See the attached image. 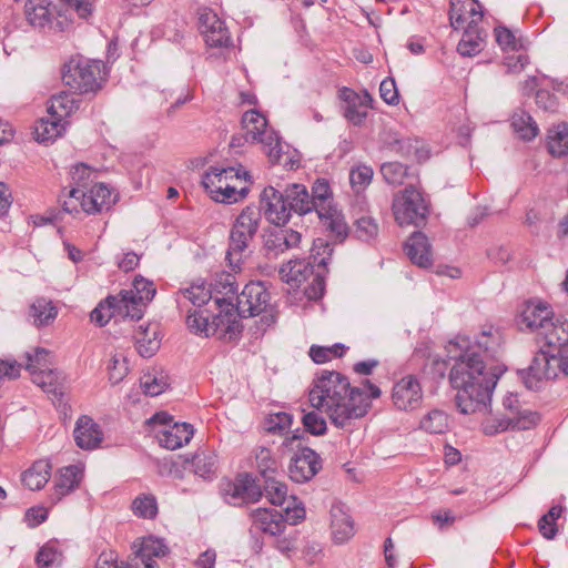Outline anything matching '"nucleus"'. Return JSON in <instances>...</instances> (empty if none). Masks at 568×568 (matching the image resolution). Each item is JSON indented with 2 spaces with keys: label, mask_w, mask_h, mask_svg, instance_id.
<instances>
[{
  "label": "nucleus",
  "mask_w": 568,
  "mask_h": 568,
  "mask_svg": "<svg viewBox=\"0 0 568 568\" xmlns=\"http://www.w3.org/2000/svg\"><path fill=\"white\" fill-rule=\"evenodd\" d=\"M369 395L352 387L348 378L334 371H323L313 382L308 400L316 410L302 417L305 430L315 436L324 435L327 424L321 413L326 414L331 423L342 429H349L356 419L364 417L371 408L369 398H378L381 389L369 381L365 382Z\"/></svg>",
  "instance_id": "obj_1"
},
{
  "label": "nucleus",
  "mask_w": 568,
  "mask_h": 568,
  "mask_svg": "<svg viewBox=\"0 0 568 568\" xmlns=\"http://www.w3.org/2000/svg\"><path fill=\"white\" fill-rule=\"evenodd\" d=\"M462 353L452 357L454 364L449 372V382L457 390L455 400L463 414H473L487 408L491 393L500 377L501 371L488 367L478 351L488 355L499 347V336L483 332L476 344L464 346L457 344Z\"/></svg>",
  "instance_id": "obj_2"
},
{
  "label": "nucleus",
  "mask_w": 568,
  "mask_h": 568,
  "mask_svg": "<svg viewBox=\"0 0 568 568\" xmlns=\"http://www.w3.org/2000/svg\"><path fill=\"white\" fill-rule=\"evenodd\" d=\"M332 251L327 241L323 239L315 240L311 255L313 262H306L305 260L288 261L280 268L281 278L291 286H300L311 275H314L313 282L305 288V293L310 300L322 297L325 283L320 268L327 265Z\"/></svg>",
  "instance_id": "obj_3"
},
{
  "label": "nucleus",
  "mask_w": 568,
  "mask_h": 568,
  "mask_svg": "<svg viewBox=\"0 0 568 568\" xmlns=\"http://www.w3.org/2000/svg\"><path fill=\"white\" fill-rule=\"evenodd\" d=\"M261 222V212L253 206H246L236 217L230 234L226 261L232 271L241 270L245 252L254 239Z\"/></svg>",
  "instance_id": "obj_4"
},
{
  "label": "nucleus",
  "mask_w": 568,
  "mask_h": 568,
  "mask_svg": "<svg viewBox=\"0 0 568 568\" xmlns=\"http://www.w3.org/2000/svg\"><path fill=\"white\" fill-rule=\"evenodd\" d=\"M242 178L241 171L233 166H211L203 175L202 184L216 202L235 203L246 196L247 190H237L233 181Z\"/></svg>",
  "instance_id": "obj_5"
},
{
  "label": "nucleus",
  "mask_w": 568,
  "mask_h": 568,
  "mask_svg": "<svg viewBox=\"0 0 568 568\" xmlns=\"http://www.w3.org/2000/svg\"><path fill=\"white\" fill-rule=\"evenodd\" d=\"M504 408L508 412L503 418H487L483 423L486 435H496L509 429L525 430L534 427L539 417L529 409H521L518 396L516 394L507 395L503 400Z\"/></svg>",
  "instance_id": "obj_6"
},
{
  "label": "nucleus",
  "mask_w": 568,
  "mask_h": 568,
  "mask_svg": "<svg viewBox=\"0 0 568 568\" xmlns=\"http://www.w3.org/2000/svg\"><path fill=\"white\" fill-rule=\"evenodd\" d=\"M560 374L568 377V361L561 352L540 351L523 375L524 383L529 389H538L544 379L557 378Z\"/></svg>",
  "instance_id": "obj_7"
},
{
  "label": "nucleus",
  "mask_w": 568,
  "mask_h": 568,
  "mask_svg": "<svg viewBox=\"0 0 568 568\" xmlns=\"http://www.w3.org/2000/svg\"><path fill=\"white\" fill-rule=\"evenodd\" d=\"M393 213L400 225L419 226L426 222L428 205L423 194L414 186L398 192L393 200Z\"/></svg>",
  "instance_id": "obj_8"
},
{
  "label": "nucleus",
  "mask_w": 568,
  "mask_h": 568,
  "mask_svg": "<svg viewBox=\"0 0 568 568\" xmlns=\"http://www.w3.org/2000/svg\"><path fill=\"white\" fill-rule=\"evenodd\" d=\"M102 64L83 58H72L64 64L62 81L80 93L94 92L99 89Z\"/></svg>",
  "instance_id": "obj_9"
},
{
  "label": "nucleus",
  "mask_w": 568,
  "mask_h": 568,
  "mask_svg": "<svg viewBox=\"0 0 568 568\" xmlns=\"http://www.w3.org/2000/svg\"><path fill=\"white\" fill-rule=\"evenodd\" d=\"M171 422L172 417L165 412L156 413L148 420L150 425H160L162 427L156 430L159 444L166 449L174 450L191 440L194 429L187 423L171 424Z\"/></svg>",
  "instance_id": "obj_10"
},
{
  "label": "nucleus",
  "mask_w": 568,
  "mask_h": 568,
  "mask_svg": "<svg viewBox=\"0 0 568 568\" xmlns=\"http://www.w3.org/2000/svg\"><path fill=\"white\" fill-rule=\"evenodd\" d=\"M215 307L219 313L212 316L209 323V336H216L232 341L237 338L242 331L241 322L239 321V312L234 310L232 300L226 297L216 298L214 301Z\"/></svg>",
  "instance_id": "obj_11"
},
{
  "label": "nucleus",
  "mask_w": 568,
  "mask_h": 568,
  "mask_svg": "<svg viewBox=\"0 0 568 568\" xmlns=\"http://www.w3.org/2000/svg\"><path fill=\"white\" fill-rule=\"evenodd\" d=\"M155 292L151 281L136 276L132 288L123 290L118 295L120 303L124 306V317L141 320L146 304L153 300Z\"/></svg>",
  "instance_id": "obj_12"
},
{
  "label": "nucleus",
  "mask_w": 568,
  "mask_h": 568,
  "mask_svg": "<svg viewBox=\"0 0 568 568\" xmlns=\"http://www.w3.org/2000/svg\"><path fill=\"white\" fill-rule=\"evenodd\" d=\"M221 493L225 501L234 506L255 503L263 494L255 477L248 473L239 474L234 480H225Z\"/></svg>",
  "instance_id": "obj_13"
},
{
  "label": "nucleus",
  "mask_w": 568,
  "mask_h": 568,
  "mask_svg": "<svg viewBox=\"0 0 568 568\" xmlns=\"http://www.w3.org/2000/svg\"><path fill=\"white\" fill-rule=\"evenodd\" d=\"M262 252L268 260L278 258L285 252L297 248L302 241V234L284 225L270 227L262 236Z\"/></svg>",
  "instance_id": "obj_14"
},
{
  "label": "nucleus",
  "mask_w": 568,
  "mask_h": 568,
  "mask_svg": "<svg viewBox=\"0 0 568 568\" xmlns=\"http://www.w3.org/2000/svg\"><path fill=\"white\" fill-rule=\"evenodd\" d=\"M271 306V294L262 282H251L237 296L236 311L243 317L267 313Z\"/></svg>",
  "instance_id": "obj_15"
},
{
  "label": "nucleus",
  "mask_w": 568,
  "mask_h": 568,
  "mask_svg": "<svg viewBox=\"0 0 568 568\" xmlns=\"http://www.w3.org/2000/svg\"><path fill=\"white\" fill-rule=\"evenodd\" d=\"M266 220L276 225H285L291 217V210L285 193L273 186H267L261 194V209Z\"/></svg>",
  "instance_id": "obj_16"
},
{
  "label": "nucleus",
  "mask_w": 568,
  "mask_h": 568,
  "mask_svg": "<svg viewBox=\"0 0 568 568\" xmlns=\"http://www.w3.org/2000/svg\"><path fill=\"white\" fill-rule=\"evenodd\" d=\"M321 468L322 460L315 450L303 447L291 458L288 475L293 481L302 484L311 480Z\"/></svg>",
  "instance_id": "obj_17"
},
{
  "label": "nucleus",
  "mask_w": 568,
  "mask_h": 568,
  "mask_svg": "<svg viewBox=\"0 0 568 568\" xmlns=\"http://www.w3.org/2000/svg\"><path fill=\"white\" fill-rule=\"evenodd\" d=\"M392 400L400 410L418 408L423 402V389L414 375L404 376L393 386Z\"/></svg>",
  "instance_id": "obj_18"
},
{
  "label": "nucleus",
  "mask_w": 568,
  "mask_h": 568,
  "mask_svg": "<svg viewBox=\"0 0 568 568\" xmlns=\"http://www.w3.org/2000/svg\"><path fill=\"white\" fill-rule=\"evenodd\" d=\"M449 20L455 30L476 27L483 20L481 7L476 0H450Z\"/></svg>",
  "instance_id": "obj_19"
},
{
  "label": "nucleus",
  "mask_w": 568,
  "mask_h": 568,
  "mask_svg": "<svg viewBox=\"0 0 568 568\" xmlns=\"http://www.w3.org/2000/svg\"><path fill=\"white\" fill-rule=\"evenodd\" d=\"M551 307L541 301H528L524 304L520 313L519 324L538 335L545 327L551 325Z\"/></svg>",
  "instance_id": "obj_20"
},
{
  "label": "nucleus",
  "mask_w": 568,
  "mask_h": 568,
  "mask_svg": "<svg viewBox=\"0 0 568 568\" xmlns=\"http://www.w3.org/2000/svg\"><path fill=\"white\" fill-rule=\"evenodd\" d=\"M242 126L244 130L243 139L246 142L273 143L275 132L267 130V121L258 111H246L242 116Z\"/></svg>",
  "instance_id": "obj_21"
},
{
  "label": "nucleus",
  "mask_w": 568,
  "mask_h": 568,
  "mask_svg": "<svg viewBox=\"0 0 568 568\" xmlns=\"http://www.w3.org/2000/svg\"><path fill=\"white\" fill-rule=\"evenodd\" d=\"M200 29L210 47H227L231 43L224 22L213 11H205L200 16Z\"/></svg>",
  "instance_id": "obj_22"
},
{
  "label": "nucleus",
  "mask_w": 568,
  "mask_h": 568,
  "mask_svg": "<svg viewBox=\"0 0 568 568\" xmlns=\"http://www.w3.org/2000/svg\"><path fill=\"white\" fill-rule=\"evenodd\" d=\"M251 531L260 530L270 536L281 535L286 528V521L281 513L274 509L256 508L250 514Z\"/></svg>",
  "instance_id": "obj_23"
},
{
  "label": "nucleus",
  "mask_w": 568,
  "mask_h": 568,
  "mask_svg": "<svg viewBox=\"0 0 568 568\" xmlns=\"http://www.w3.org/2000/svg\"><path fill=\"white\" fill-rule=\"evenodd\" d=\"M82 479V468L77 465H70L61 468L55 477L50 500L52 504L59 503L64 496L73 491Z\"/></svg>",
  "instance_id": "obj_24"
},
{
  "label": "nucleus",
  "mask_w": 568,
  "mask_h": 568,
  "mask_svg": "<svg viewBox=\"0 0 568 568\" xmlns=\"http://www.w3.org/2000/svg\"><path fill=\"white\" fill-rule=\"evenodd\" d=\"M103 439L100 426L89 416L82 415L78 418L74 428V440L82 449H94Z\"/></svg>",
  "instance_id": "obj_25"
},
{
  "label": "nucleus",
  "mask_w": 568,
  "mask_h": 568,
  "mask_svg": "<svg viewBox=\"0 0 568 568\" xmlns=\"http://www.w3.org/2000/svg\"><path fill=\"white\" fill-rule=\"evenodd\" d=\"M166 552L168 548L162 540L154 537L143 538L133 568H158L155 558H162Z\"/></svg>",
  "instance_id": "obj_26"
},
{
  "label": "nucleus",
  "mask_w": 568,
  "mask_h": 568,
  "mask_svg": "<svg viewBox=\"0 0 568 568\" xmlns=\"http://www.w3.org/2000/svg\"><path fill=\"white\" fill-rule=\"evenodd\" d=\"M78 201L87 213L101 212L114 202L111 190L104 183H97L88 193H81Z\"/></svg>",
  "instance_id": "obj_27"
},
{
  "label": "nucleus",
  "mask_w": 568,
  "mask_h": 568,
  "mask_svg": "<svg viewBox=\"0 0 568 568\" xmlns=\"http://www.w3.org/2000/svg\"><path fill=\"white\" fill-rule=\"evenodd\" d=\"M331 528L336 544L348 541L355 534L351 516L341 506H333L331 509Z\"/></svg>",
  "instance_id": "obj_28"
},
{
  "label": "nucleus",
  "mask_w": 568,
  "mask_h": 568,
  "mask_svg": "<svg viewBox=\"0 0 568 568\" xmlns=\"http://www.w3.org/2000/svg\"><path fill=\"white\" fill-rule=\"evenodd\" d=\"M32 382L43 389V392L60 399L64 394L62 373L50 368L34 371L32 369Z\"/></svg>",
  "instance_id": "obj_29"
},
{
  "label": "nucleus",
  "mask_w": 568,
  "mask_h": 568,
  "mask_svg": "<svg viewBox=\"0 0 568 568\" xmlns=\"http://www.w3.org/2000/svg\"><path fill=\"white\" fill-rule=\"evenodd\" d=\"M405 248L407 256L414 264L420 267L432 265L430 244L423 233L415 232L406 242Z\"/></svg>",
  "instance_id": "obj_30"
},
{
  "label": "nucleus",
  "mask_w": 568,
  "mask_h": 568,
  "mask_svg": "<svg viewBox=\"0 0 568 568\" xmlns=\"http://www.w3.org/2000/svg\"><path fill=\"white\" fill-rule=\"evenodd\" d=\"M136 351L142 357H151L160 347L159 332L156 325H140L134 332Z\"/></svg>",
  "instance_id": "obj_31"
},
{
  "label": "nucleus",
  "mask_w": 568,
  "mask_h": 568,
  "mask_svg": "<svg viewBox=\"0 0 568 568\" xmlns=\"http://www.w3.org/2000/svg\"><path fill=\"white\" fill-rule=\"evenodd\" d=\"M339 98L345 102L344 116L355 125H361L367 115V106L364 99L355 91L343 88Z\"/></svg>",
  "instance_id": "obj_32"
},
{
  "label": "nucleus",
  "mask_w": 568,
  "mask_h": 568,
  "mask_svg": "<svg viewBox=\"0 0 568 568\" xmlns=\"http://www.w3.org/2000/svg\"><path fill=\"white\" fill-rule=\"evenodd\" d=\"M184 469H190L204 479H211L216 473V455L211 450H201L191 459L185 458Z\"/></svg>",
  "instance_id": "obj_33"
},
{
  "label": "nucleus",
  "mask_w": 568,
  "mask_h": 568,
  "mask_svg": "<svg viewBox=\"0 0 568 568\" xmlns=\"http://www.w3.org/2000/svg\"><path fill=\"white\" fill-rule=\"evenodd\" d=\"M551 349L561 352L568 346V321L562 317H551V325L539 334Z\"/></svg>",
  "instance_id": "obj_34"
},
{
  "label": "nucleus",
  "mask_w": 568,
  "mask_h": 568,
  "mask_svg": "<svg viewBox=\"0 0 568 568\" xmlns=\"http://www.w3.org/2000/svg\"><path fill=\"white\" fill-rule=\"evenodd\" d=\"M284 193L291 213L295 212L300 215H304L314 210V199L311 197L305 185L297 183L291 184L286 186Z\"/></svg>",
  "instance_id": "obj_35"
},
{
  "label": "nucleus",
  "mask_w": 568,
  "mask_h": 568,
  "mask_svg": "<svg viewBox=\"0 0 568 568\" xmlns=\"http://www.w3.org/2000/svg\"><path fill=\"white\" fill-rule=\"evenodd\" d=\"M317 214L323 226L329 231L331 235L334 236L336 241L343 242L347 237L348 227L341 212L327 206L325 211L317 207Z\"/></svg>",
  "instance_id": "obj_36"
},
{
  "label": "nucleus",
  "mask_w": 568,
  "mask_h": 568,
  "mask_svg": "<svg viewBox=\"0 0 568 568\" xmlns=\"http://www.w3.org/2000/svg\"><path fill=\"white\" fill-rule=\"evenodd\" d=\"M51 469L52 466L49 460L40 459L34 462L32 466L22 474L21 479L23 485L31 490L42 489L50 479Z\"/></svg>",
  "instance_id": "obj_37"
},
{
  "label": "nucleus",
  "mask_w": 568,
  "mask_h": 568,
  "mask_svg": "<svg viewBox=\"0 0 568 568\" xmlns=\"http://www.w3.org/2000/svg\"><path fill=\"white\" fill-rule=\"evenodd\" d=\"M212 298L210 287L204 282L192 283L189 287L181 288L178 293V305L180 308L190 302L195 307H202Z\"/></svg>",
  "instance_id": "obj_38"
},
{
  "label": "nucleus",
  "mask_w": 568,
  "mask_h": 568,
  "mask_svg": "<svg viewBox=\"0 0 568 568\" xmlns=\"http://www.w3.org/2000/svg\"><path fill=\"white\" fill-rule=\"evenodd\" d=\"M58 310L52 301L45 297H38L29 308V316L37 327L49 326L55 320Z\"/></svg>",
  "instance_id": "obj_39"
},
{
  "label": "nucleus",
  "mask_w": 568,
  "mask_h": 568,
  "mask_svg": "<svg viewBox=\"0 0 568 568\" xmlns=\"http://www.w3.org/2000/svg\"><path fill=\"white\" fill-rule=\"evenodd\" d=\"M50 0H27L24 12L30 24L38 28L45 27L52 17Z\"/></svg>",
  "instance_id": "obj_40"
},
{
  "label": "nucleus",
  "mask_w": 568,
  "mask_h": 568,
  "mask_svg": "<svg viewBox=\"0 0 568 568\" xmlns=\"http://www.w3.org/2000/svg\"><path fill=\"white\" fill-rule=\"evenodd\" d=\"M115 315L124 317V306H122L118 296H109L99 303L91 312L90 317L99 326H104Z\"/></svg>",
  "instance_id": "obj_41"
},
{
  "label": "nucleus",
  "mask_w": 568,
  "mask_h": 568,
  "mask_svg": "<svg viewBox=\"0 0 568 568\" xmlns=\"http://www.w3.org/2000/svg\"><path fill=\"white\" fill-rule=\"evenodd\" d=\"M511 128L520 139L526 141L535 139L539 133L536 121L523 109H518L513 113Z\"/></svg>",
  "instance_id": "obj_42"
},
{
  "label": "nucleus",
  "mask_w": 568,
  "mask_h": 568,
  "mask_svg": "<svg viewBox=\"0 0 568 568\" xmlns=\"http://www.w3.org/2000/svg\"><path fill=\"white\" fill-rule=\"evenodd\" d=\"M484 36L478 26L465 28L463 37L457 45V51L464 57H473L483 49Z\"/></svg>",
  "instance_id": "obj_43"
},
{
  "label": "nucleus",
  "mask_w": 568,
  "mask_h": 568,
  "mask_svg": "<svg viewBox=\"0 0 568 568\" xmlns=\"http://www.w3.org/2000/svg\"><path fill=\"white\" fill-rule=\"evenodd\" d=\"M65 123L58 119L49 118L40 119L34 126V136L38 142L48 143L54 141L62 134Z\"/></svg>",
  "instance_id": "obj_44"
},
{
  "label": "nucleus",
  "mask_w": 568,
  "mask_h": 568,
  "mask_svg": "<svg viewBox=\"0 0 568 568\" xmlns=\"http://www.w3.org/2000/svg\"><path fill=\"white\" fill-rule=\"evenodd\" d=\"M78 108V101L73 94L61 92L52 97L48 112L53 119L63 122V119L69 116Z\"/></svg>",
  "instance_id": "obj_45"
},
{
  "label": "nucleus",
  "mask_w": 568,
  "mask_h": 568,
  "mask_svg": "<svg viewBox=\"0 0 568 568\" xmlns=\"http://www.w3.org/2000/svg\"><path fill=\"white\" fill-rule=\"evenodd\" d=\"M450 426V419L442 409L429 410L419 422L420 429L429 434H445Z\"/></svg>",
  "instance_id": "obj_46"
},
{
  "label": "nucleus",
  "mask_w": 568,
  "mask_h": 568,
  "mask_svg": "<svg viewBox=\"0 0 568 568\" xmlns=\"http://www.w3.org/2000/svg\"><path fill=\"white\" fill-rule=\"evenodd\" d=\"M547 148L554 156L568 154V126L566 124L558 125L548 131Z\"/></svg>",
  "instance_id": "obj_47"
},
{
  "label": "nucleus",
  "mask_w": 568,
  "mask_h": 568,
  "mask_svg": "<svg viewBox=\"0 0 568 568\" xmlns=\"http://www.w3.org/2000/svg\"><path fill=\"white\" fill-rule=\"evenodd\" d=\"M94 171L84 163H79L74 165L71 171V180L74 186L69 191V196L75 199L77 201L80 199L81 193H84V189H87L92 182V175Z\"/></svg>",
  "instance_id": "obj_48"
},
{
  "label": "nucleus",
  "mask_w": 568,
  "mask_h": 568,
  "mask_svg": "<svg viewBox=\"0 0 568 568\" xmlns=\"http://www.w3.org/2000/svg\"><path fill=\"white\" fill-rule=\"evenodd\" d=\"M132 511L135 516L141 518H154L158 515L156 498L150 494L139 495L132 503Z\"/></svg>",
  "instance_id": "obj_49"
},
{
  "label": "nucleus",
  "mask_w": 568,
  "mask_h": 568,
  "mask_svg": "<svg viewBox=\"0 0 568 568\" xmlns=\"http://www.w3.org/2000/svg\"><path fill=\"white\" fill-rule=\"evenodd\" d=\"M264 490L266 497L273 505H283L287 496L286 485L277 480L275 475L264 477Z\"/></svg>",
  "instance_id": "obj_50"
},
{
  "label": "nucleus",
  "mask_w": 568,
  "mask_h": 568,
  "mask_svg": "<svg viewBox=\"0 0 568 568\" xmlns=\"http://www.w3.org/2000/svg\"><path fill=\"white\" fill-rule=\"evenodd\" d=\"M255 460L256 467L263 478L277 473L278 465L270 449L260 447L255 453Z\"/></svg>",
  "instance_id": "obj_51"
},
{
  "label": "nucleus",
  "mask_w": 568,
  "mask_h": 568,
  "mask_svg": "<svg viewBox=\"0 0 568 568\" xmlns=\"http://www.w3.org/2000/svg\"><path fill=\"white\" fill-rule=\"evenodd\" d=\"M346 347L343 344H335L333 346H316L313 345L310 349L311 358L317 364H324L333 357H341L345 353Z\"/></svg>",
  "instance_id": "obj_52"
},
{
  "label": "nucleus",
  "mask_w": 568,
  "mask_h": 568,
  "mask_svg": "<svg viewBox=\"0 0 568 568\" xmlns=\"http://www.w3.org/2000/svg\"><path fill=\"white\" fill-rule=\"evenodd\" d=\"M373 169L367 165H358L349 172V183L352 189L359 193L364 191L372 182Z\"/></svg>",
  "instance_id": "obj_53"
},
{
  "label": "nucleus",
  "mask_w": 568,
  "mask_h": 568,
  "mask_svg": "<svg viewBox=\"0 0 568 568\" xmlns=\"http://www.w3.org/2000/svg\"><path fill=\"white\" fill-rule=\"evenodd\" d=\"M495 36L497 43L505 51H517L524 48L523 40L517 38L515 33L506 27H496Z\"/></svg>",
  "instance_id": "obj_54"
},
{
  "label": "nucleus",
  "mask_w": 568,
  "mask_h": 568,
  "mask_svg": "<svg viewBox=\"0 0 568 568\" xmlns=\"http://www.w3.org/2000/svg\"><path fill=\"white\" fill-rule=\"evenodd\" d=\"M168 386V378L163 374H146L141 378V387L150 396L162 394Z\"/></svg>",
  "instance_id": "obj_55"
},
{
  "label": "nucleus",
  "mask_w": 568,
  "mask_h": 568,
  "mask_svg": "<svg viewBox=\"0 0 568 568\" xmlns=\"http://www.w3.org/2000/svg\"><path fill=\"white\" fill-rule=\"evenodd\" d=\"M381 172L385 181L393 185L403 184L408 175L407 168L399 162L384 163L381 168Z\"/></svg>",
  "instance_id": "obj_56"
},
{
  "label": "nucleus",
  "mask_w": 568,
  "mask_h": 568,
  "mask_svg": "<svg viewBox=\"0 0 568 568\" xmlns=\"http://www.w3.org/2000/svg\"><path fill=\"white\" fill-rule=\"evenodd\" d=\"M27 365L26 369L30 373L32 376V369L34 371H41L45 368H50V357L51 353L49 349L43 347H38L34 349L33 354L27 353Z\"/></svg>",
  "instance_id": "obj_57"
},
{
  "label": "nucleus",
  "mask_w": 568,
  "mask_h": 568,
  "mask_svg": "<svg viewBox=\"0 0 568 568\" xmlns=\"http://www.w3.org/2000/svg\"><path fill=\"white\" fill-rule=\"evenodd\" d=\"M378 234V225L374 219L369 216L359 217L355 223V235L363 242L374 240Z\"/></svg>",
  "instance_id": "obj_58"
},
{
  "label": "nucleus",
  "mask_w": 568,
  "mask_h": 568,
  "mask_svg": "<svg viewBox=\"0 0 568 568\" xmlns=\"http://www.w3.org/2000/svg\"><path fill=\"white\" fill-rule=\"evenodd\" d=\"M186 325L189 329L194 334H200L209 337V315H204L203 311L194 310L191 312L187 310Z\"/></svg>",
  "instance_id": "obj_59"
},
{
  "label": "nucleus",
  "mask_w": 568,
  "mask_h": 568,
  "mask_svg": "<svg viewBox=\"0 0 568 568\" xmlns=\"http://www.w3.org/2000/svg\"><path fill=\"white\" fill-rule=\"evenodd\" d=\"M108 369L111 384H119L129 372L126 358L122 355H114L110 361Z\"/></svg>",
  "instance_id": "obj_60"
},
{
  "label": "nucleus",
  "mask_w": 568,
  "mask_h": 568,
  "mask_svg": "<svg viewBox=\"0 0 568 568\" xmlns=\"http://www.w3.org/2000/svg\"><path fill=\"white\" fill-rule=\"evenodd\" d=\"M293 417L285 412H278L270 415L266 420L265 428L270 433H283L292 425Z\"/></svg>",
  "instance_id": "obj_61"
},
{
  "label": "nucleus",
  "mask_w": 568,
  "mask_h": 568,
  "mask_svg": "<svg viewBox=\"0 0 568 568\" xmlns=\"http://www.w3.org/2000/svg\"><path fill=\"white\" fill-rule=\"evenodd\" d=\"M311 197L314 199V210L316 212L317 207L323 209V211L327 210L325 202L331 197L328 183L324 180H317L313 185V194Z\"/></svg>",
  "instance_id": "obj_62"
},
{
  "label": "nucleus",
  "mask_w": 568,
  "mask_h": 568,
  "mask_svg": "<svg viewBox=\"0 0 568 568\" xmlns=\"http://www.w3.org/2000/svg\"><path fill=\"white\" fill-rule=\"evenodd\" d=\"M61 554L53 545H44L37 554L36 561L38 566L48 568L60 561Z\"/></svg>",
  "instance_id": "obj_63"
},
{
  "label": "nucleus",
  "mask_w": 568,
  "mask_h": 568,
  "mask_svg": "<svg viewBox=\"0 0 568 568\" xmlns=\"http://www.w3.org/2000/svg\"><path fill=\"white\" fill-rule=\"evenodd\" d=\"M95 568H133V565L128 566L124 561L119 560L115 551L104 550L99 555Z\"/></svg>",
  "instance_id": "obj_64"
}]
</instances>
